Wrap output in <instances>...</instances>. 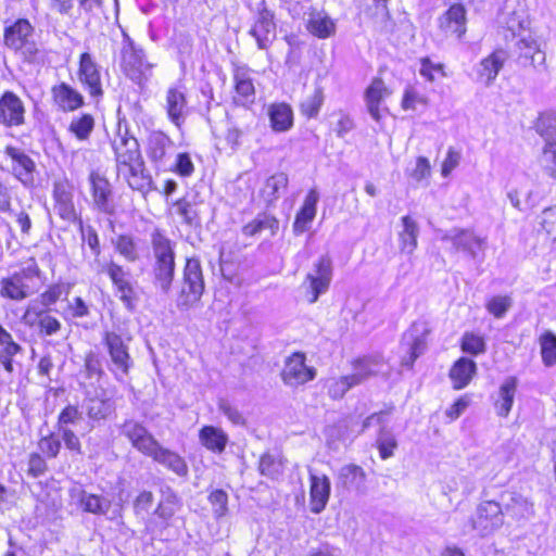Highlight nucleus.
I'll list each match as a JSON object with an SVG mask.
<instances>
[{"label": "nucleus", "mask_w": 556, "mask_h": 556, "mask_svg": "<svg viewBox=\"0 0 556 556\" xmlns=\"http://www.w3.org/2000/svg\"><path fill=\"white\" fill-rule=\"evenodd\" d=\"M332 280V261L329 255H321L313 268L307 273L302 288L307 296V302L314 304L318 298L326 293Z\"/></svg>", "instance_id": "4"}, {"label": "nucleus", "mask_w": 556, "mask_h": 556, "mask_svg": "<svg viewBox=\"0 0 556 556\" xmlns=\"http://www.w3.org/2000/svg\"><path fill=\"white\" fill-rule=\"evenodd\" d=\"M418 233V224L412 217L403 216L401 219V229L399 230V247L401 252L412 254L415 251L417 248Z\"/></svg>", "instance_id": "38"}, {"label": "nucleus", "mask_w": 556, "mask_h": 556, "mask_svg": "<svg viewBox=\"0 0 556 556\" xmlns=\"http://www.w3.org/2000/svg\"><path fill=\"white\" fill-rule=\"evenodd\" d=\"M258 470L262 476L277 479L283 471V465L278 455L265 453L260 458Z\"/></svg>", "instance_id": "47"}, {"label": "nucleus", "mask_w": 556, "mask_h": 556, "mask_svg": "<svg viewBox=\"0 0 556 556\" xmlns=\"http://www.w3.org/2000/svg\"><path fill=\"white\" fill-rule=\"evenodd\" d=\"M507 58L508 54L503 49H497L484 58L479 63L477 70L479 80L489 87L494 81L500 71L503 68Z\"/></svg>", "instance_id": "29"}, {"label": "nucleus", "mask_w": 556, "mask_h": 556, "mask_svg": "<svg viewBox=\"0 0 556 556\" xmlns=\"http://www.w3.org/2000/svg\"><path fill=\"white\" fill-rule=\"evenodd\" d=\"M288 186V176L285 173H276L268 177L261 190V195L267 204L277 201Z\"/></svg>", "instance_id": "42"}, {"label": "nucleus", "mask_w": 556, "mask_h": 556, "mask_svg": "<svg viewBox=\"0 0 556 556\" xmlns=\"http://www.w3.org/2000/svg\"><path fill=\"white\" fill-rule=\"evenodd\" d=\"M235 80V101L245 105L253 103L255 97V88L251 75L247 68L239 67L233 74Z\"/></svg>", "instance_id": "33"}, {"label": "nucleus", "mask_w": 556, "mask_h": 556, "mask_svg": "<svg viewBox=\"0 0 556 556\" xmlns=\"http://www.w3.org/2000/svg\"><path fill=\"white\" fill-rule=\"evenodd\" d=\"M97 270L98 273H106L109 275L113 285L116 287L119 300L127 308L131 309L134 306L135 291L128 280V273L114 262H110L106 265L99 264Z\"/></svg>", "instance_id": "16"}, {"label": "nucleus", "mask_w": 556, "mask_h": 556, "mask_svg": "<svg viewBox=\"0 0 556 556\" xmlns=\"http://www.w3.org/2000/svg\"><path fill=\"white\" fill-rule=\"evenodd\" d=\"M517 390V379L515 377L507 378L498 390V400L495 403L497 414L506 417L513 406L515 393Z\"/></svg>", "instance_id": "43"}, {"label": "nucleus", "mask_w": 556, "mask_h": 556, "mask_svg": "<svg viewBox=\"0 0 556 556\" xmlns=\"http://www.w3.org/2000/svg\"><path fill=\"white\" fill-rule=\"evenodd\" d=\"M83 415L78 407L68 405L66 406L58 417V430L68 428V425H75L81 420Z\"/></svg>", "instance_id": "57"}, {"label": "nucleus", "mask_w": 556, "mask_h": 556, "mask_svg": "<svg viewBox=\"0 0 556 556\" xmlns=\"http://www.w3.org/2000/svg\"><path fill=\"white\" fill-rule=\"evenodd\" d=\"M270 127L276 132L288 131L293 126V112L286 103H274L268 108Z\"/></svg>", "instance_id": "37"}, {"label": "nucleus", "mask_w": 556, "mask_h": 556, "mask_svg": "<svg viewBox=\"0 0 556 556\" xmlns=\"http://www.w3.org/2000/svg\"><path fill=\"white\" fill-rule=\"evenodd\" d=\"M163 108L166 111L168 119L177 127H180L188 115V102L185 87L181 85L168 87L165 91Z\"/></svg>", "instance_id": "15"}, {"label": "nucleus", "mask_w": 556, "mask_h": 556, "mask_svg": "<svg viewBox=\"0 0 556 556\" xmlns=\"http://www.w3.org/2000/svg\"><path fill=\"white\" fill-rule=\"evenodd\" d=\"M539 218L540 225L547 237L556 241V206L544 208Z\"/></svg>", "instance_id": "53"}, {"label": "nucleus", "mask_w": 556, "mask_h": 556, "mask_svg": "<svg viewBox=\"0 0 556 556\" xmlns=\"http://www.w3.org/2000/svg\"><path fill=\"white\" fill-rule=\"evenodd\" d=\"M443 240L450 241L456 250L466 252L472 260L484 256L485 238H480L470 230L453 229L444 235Z\"/></svg>", "instance_id": "13"}, {"label": "nucleus", "mask_w": 556, "mask_h": 556, "mask_svg": "<svg viewBox=\"0 0 556 556\" xmlns=\"http://www.w3.org/2000/svg\"><path fill=\"white\" fill-rule=\"evenodd\" d=\"M94 119L89 114H84L80 117L73 118L70 124V131L79 140H87L93 130Z\"/></svg>", "instance_id": "50"}, {"label": "nucleus", "mask_w": 556, "mask_h": 556, "mask_svg": "<svg viewBox=\"0 0 556 556\" xmlns=\"http://www.w3.org/2000/svg\"><path fill=\"white\" fill-rule=\"evenodd\" d=\"M112 147L115 153L116 168L141 156L137 139L128 136L127 132L118 134L113 140Z\"/></svg>", "instance_id": "30"}, {"label": "nucleus", "mask_w": 556, "mask_h": 556, "mask_svg": "<svg viewBox=\"0 0 556 556\" xmlns=\"http://www.w3.org/2000/svg\"><path fill=\"white\" fill-rule=\"evenodd\" d=\"M177 497L175 495H168L157 505L154 514L164 521H168L176 513Z\"/></svg>", "instance_id": "60"}, {"label": "nucleus", "mask_w": 556, "mask_h": 556, "mask_svg": "<svg viewBox=\"0 0 556 556\" xmlns=\"http://www.w3.org/2000/svg\"><path fill=\"white\" fill-rule=\"evenodd\" d=\"M78 77L92 98L102 97L103 90L100 70L88 52L80 55Z\"/></svg>", "instance_id": "19"}, {"label": "nucleus", "mask_w": 556, "mask_h": 556, "mask_svg": "<svg viewBox=\"0 0 556 556\" xmlns=\"http://www.w3.org/2000/svg\"><path fill=\"white\" fill-rule=\"evenodd\" d=\"M121 432L131 443V445L140 453L148 456L157 441L140 422L129 419L121 426Z\"/></svg>", "instance_id": "21"}, {"label": "nucleus", "mask_w": 556, "mask_h": 556, "mask_svg": "<svg viewBox=\"0 0 556 556\" xmlns=\"http://www.w3.org/2000/svg\"><path fill=\"white\" fill-rule=\"evenodd\" d=\"M517 61L521 66L532 67L534 71H547L546 53L538 39L531 35L521 37L516 42Z\"/></svg>", "instance_id": "10"}, {"label": "nucleus", "mask_w": 556, "mask_h": 556, "mask_svg": "<svg viewBox=\"0 0 556 556\" xmlns=\"http://www.w3.org/2000/svg\"><path fill=\"white\" fill-rule=\"evenodd\" d=\"M174 142L162 131H153L148 138V156L155 163H162L172 152Z\"/></svg>", "instance_id": "36"}, {"label": "nucleus", "mask_w": 556, "mask_h": 556, "mask_svg": "<svg viewBox=\"0 0 556 556\" xmlns=\"http://www.w3.org/2000/svg\"><path fill=\"white\" fill-rule=\"evenodd\" d=\"M117 174L118 176H122L134 190L146 192L151 188L152 179L144 170V164L141 156L126 165H119Z\"/></svg>", "instance_id": "22"}, {"label": "nucleus", "mask_w": 556, "mask_h": 556, "mask_svg": "<svg viewBox=\"0 0 556 556\" xmlns=\"http://www.w3.org/2000/svg\"><path fill=\"white\" fill-rule=\"evenodd\" d=\"M103 340L112 362L111 370L117 378L122 379L128 374L132 364L128 348L122 337L115 332H105Z\"/></svg>", "instance_id": "11"}, {"label": "nucleus", "mask_w": 556, "mask_h": 556, "mask_svg": "<svg viewBox=\"0 0 556 556\" xmlns=\"http://www.w3.org/2000/svg\"><path fill=\"white\" fill-rule=\"evenodd\" d=\"M33 26L27 20H18L4 31V42L8 48L21 51L24 55H31L35 48L30 42Z\"/></svg>", "instance_id": "14"}, {"label": "nucleus", "mask_w": 556, "mask_h": 556, "mask_svg": "<svg viewBox=\"0 0 556 556\" xmlns=\"http://www.w3.org/2000/svg\"><path fill=\"white\" fill-rule=\"evenodd\" d=\"M249 8L254 13V23L249 33L256 40L258 49H267L276 38L274 13L267 8L265 0H255Z\"/></svg>", "instance_id": "3"}, {"label": "nucleus", "mask_w": 556, "mask_h": 556, "mask_svg": "<svg viewBox=\"0 0 556 556\" xmlns=\"http://www.w3.org/2000/svg\"><path fill=\"white\" fill-rule=\"evenodd\" d=\"M23 348L14 341L12 334L0 325V357L15 356L22 353Z\"/></svg>", "instance_id": "52"}, {"label": "nucleus", "mask_w": 556, "mask_h": 556, "mask_svg": "<svg viewBox=\"0 0 556 556\" xmlns=\"http://www.w3.org/2000/svg\"><path fill=\"white\" fill-rule=\"evenodd\" d=\"M53 199L54 210L62 219L73 223L80 219L73 201V186L67 180L54 182Z\"/></svg>", "instance_id": "18"}, {"label": "nucleus", "mask_w": 556, "mask_h": 556, "mask_svg": "<svg viewBox=\"0 0 556 556\" xmlns=\"http://www.w3.org/2000/svg\"><path fill=\"white\" fill-rule=\"evenodd\" d=\"M466 9L462 4H453L440 16L439 27L446 35L462 38L466 33Z\"/></svg>", "instance_id": "24"}, {"label": "nucleus", "mask_w": 556, "mask_h": 556, "mask_svg": "<svg viewBox=\"0 0 556 556\" xmlns=\"http://www.w3.org/2000/svg\"><path fill=\"white\" fill-rule=\"evenodd\" d=\"M148 456L178 476H186L188 473V466L185 459L177 453L164 448L159 442L151 450V453H149Z\"/></svg>", "instance_id": "31"}, {"label": "nucleus", "mask_w": 556, "mask_h": 556, "mask_svg": "<svg viewBox=\"0 0 556 556\" xmlns=\"http://www.w3.org/2000/svg\"><path fill=\"white\" fill-rule=\"evenodd\" d=\"M536 131L544 139L542 153L544 172L556 179V112H545L536 122Z\"/></svg>", "instance_id": "5"}, {"label": "nucleus", "mask_w": 556, "mask_h": 556, "mask_svg": "<svg viewBox=\"0 0 556 556\" xmlns=\"http://www.w3.org/2000/svg\"><path fill=\"white\" fill-rule=\"evenodd\" d=\"M219 410L231 421L233 425H243L244 418L237 407L232 406L228 401L220 400L218 403Z\"/></svg>", "instance_id": "64"}, {"label": "nucleus", "mask_w": 556, "mask_h": 556, "mask_svg": "<svg viewBox=\"0 0 556 556\" xmlns=\"http://www.w3.org/2000/svg\"><path fill=\"white\" fill-rule=\"evenodd\" d=\"M84 408L89 419L98 421L108 418L115 410V403L103 393L86 399Z\"/></svg>", "instance_id": "34"}, {"label": "nucleus", "mask_w": 556, "mask_h": 556, "mask_svg": "<svg viewBox=\"0 0 556 556\" xmlns=\"http://www.w3.org/2000/svg\"><path fill=\"white\" fill-rule=\"evenodd\" d=\"M116 249L127 261L135 262L138 253L134 240L128 236H119L116 241Z\"/></svg>", "instance_id": "59"}, {"label": "nucleus", "mask_w": 556, "mask_h": 556, "mask_svg": "<svg viewBox=\"0 0 556 556\" xmlns=\"http://www.w3.org/2000/svg\"><path fill=\"white\" fill-rule=\"evenodd\" d=\"M89 180L96 207L102 213L113 214L114 205L111 200L112 189L109 180L94 172L90 174Z\"/></svg>", "instance_id": "25"}, {"label": "nucleus", "mask_w": 556, "mask_h": 556, "mask_svg": "<svg viewBox=\"0 0 556 556\" xmlns=\"http://www.w3.org/2000/svg\"><path fill=\"white\" fill-rule=\"evenodd\" d=\"M309 481L311 511L319 514L325 509L330 496V480L326 475L314 473L309 470Z\"/></svg>", "instance_id": "23"}, {"label": "nucleus", "mask_w": 556, "mask_h": 556, "mask_svg": "<svg viewBox=\"0 0 556 556\" xmlns=\"http://www.w3.org/2000/svg\"><path fill=\"white\" fill-rule=\"evenodd\" d=\"M55 103L63 111H74L84 103L83 96L66 84H61L52 89Z\"/></svg>", "instance_id": "40"}, {"label": "nucleus", "mask_w": 556, "mask_h": 556, "mask_svg": "<svg viewBox=\"0 0 556 556\" xmlns=\"http://www.w3.org/2000/svg\"><path fill=\"white\" fill-rule=\"evenodd\" d=\"M153 253V283L163 293H168L175 277L174 243L161 230L151 233Z\"/></svg>", "instance_id": "1"}, {"label": "nucleus", "mask_w": 556, "mask_h": 556, "mask_svg": "<svg viewBox=\"0 0 556 556\" xmlns=\"http://www.w3.org/2000/svg\"><path fill=\"white\" fill-rule=\"evenodd\" d=\"M59 435L62 438L66 448L76 454H81V443L79 438L70 428L58 430Z\"/></svg>", "instance_id": "62"}, {"label": "nucleus", "mask_w": 556, "mask_h": 556, "mask_svg": "<svg viewBox=\"0 0 556 556\" xmlns=\"http://www.w3.org/2000/svg\"><path fill=\"white\" fill-rule=\"evenodd\" d=\"M324 92L320 88H316L314 92L307 96L301 103L300 110L303 115L314 118L318 115L324 103Z\"/></svg>", "instance_id": "49"}, {"label": "nucleus", "mask_w": 556, "mask_h": 556, "mask_svg": "<svg viewBox=\"0 0 556 556\" xmlns=\"http://www.w3.org/2000/svg\"><path fill=\"white\" fill-rule=\"evenodd\" d=\"M318 200L319 194L317 190L311 189L306 194L300 211L295 215V219L292 225L294 235H302L311 228V224L313 223L317 213Z\"/></svg>", "instance_id": "26"}, {"label": "nucleus", "mask_w": 556, "mask_h": 556, "mask_svg": "<svg viewBox=\"0 0 556 556\" xmlns=\"http://www.w3.org/2000/svg\"><path fill=\"white\" fill-rule=\"evenodd\" d=\"M542 362L546 367L556 364V334L545 330L539 338Z\"/></svg>", "instance_id": "46"}, {"label": "nucleus", "mask_w": 556, "mask_h": 556, "mask_svg": "<svg viewBox=\"0 0 556 556\" xmlns=\"http://www.w3.org/2000/svg\"><path fill=\"white\" fill-rule=\"evenodd\" d=\"M199 441L206 450L220 454L225 451L229 438L222 428L204 426L199 431Z\"/></svg>", "instance_id": "32"}, {"label": "nucleus", "mask_w": 556, "mask_h": 556, "mask_svg": "<svg viewBox=\"0 0 556 556\" xmlns=\"http://www.w3.org/2000/svg\"><path fill=\"white\" fill-rule=\"evenodd\" d=\"M177 214L182 218L184 223L193 225L199 220V213L194 203L187 198L179 199L175 203Z\"/></svg>", "instance_id": "51"}, {"label": "nucleus", "mask_w": 556, "mask_h": 556, "mask_svg": "<svg viewBox=\"0 0 556 556\" xmlns=\"http://www.w3.org/2000/svg\"><path fill=\"white\" fill-rule=\"evenodd\" d=\"M307 31L319 39H326L336 34L334 21L323 10L312 9L306 17Z\"/></svg>", "instance_id": "28"}, {"label": "nucleus", "mask_w": 556, "mask_h": 556, "mask_svg": "<svg viewBox=\"0 0 556 556\" xmlns=\"http://www.w3.org/2000/svg\"><path fill=\"white\" fill-rule=\"evenodd\" d=\"M511 306V299L509 296H494L488 304L486 309L496 318H502Z\"/></svg>", "instance_id": "58"}, {"label": "nucleus", "mask_w": 556, "mask_h": 556, "mask_svg": "<svg viewBox=\"0 0 556 556\" xmlns=\"http://www.w3.org/2000/svg\"><path fill=\"white\" fill-rule=\"evenodd\" d=\"M38 317V326L45 334L52 336L61 329V323L55 317L45 313H39Z\"/></svg>", "instance_id": "61"}, {"label": "nucleus", "mask_w": 556, "mask_h": 556, "mask_svg": "<svg viewBox=\"0 0 556 556\" xmlns=\"http://www.w3.org/2000/svg\"><path fill=\"white\" fill-rule=\"evenodd\" d=\"M504 523L502 505L488 500L477 506L475 514L465 522L462 531L465 535L475 533L484 539L494 534Z\"/></svg>", "instance_id": "2"}, {"label": "nucleus", "mask_w": 556, "mask_h": 556, "mask_svg": "<svg viewBox=\"0 0 556 556\" xmlns=\"http://www.w3.org/2000/svg\"><path fill=\"white\" fill-rule=\"evenodd\" d=\"M122 65L126 75L142 85L152 76L153 64L146 60L143 50L129 42L122 51Z\"/></svg>", "instance_id": "8"}, {"label": "nucleus", "mask_w": 556, "mask_h": 556, "mask_svg": "<svg viewBox=\"0 0 556 556\" xmlns=\"http://www.w3.org/2000/svg\"><path fill=\"white\" fill-rule=\"evenodd\" d=\"M365 104L368 113L375 121L380 119L379 103L382 99V80L379 77L372 79L365 90Z\"/></svg>", "instance_id": "44"}, {"label": "nucleus", "mask_w": 556, "mask_h": 556, "mask_svg": "<svg viewBox=\"0 0 556 556\" xmlns=\"http://www.w3.org/2000/svg\"><path fill=\"white\" fill-rule=\"evenodd\" d=\"M477 365L472 359L462 357L450 370V378L453 381L454 389L465 388L476 375Z\"/></svg>", "instance_id": "39"}, {"label": "nucleus", "mask_w": 556, "mask_h": 556, "mask_svg": "<svg viewBox=\"0 0 556 556\" xmlns=\"http://www.w3.org/2000/svg\"><path fill=\"white\" fill-rule=\"evenodd\" d=\"M498 503L502 505L503 519L507 516L517 526H523L535 515L532 500L517 491H503Z\"/></svg>", "instance_id": "7"}, {"label": "nucleus", "mask_w": 556, "mask_h": 556, "mask_svg": "<svg viewBox=\"0 0 556 556\" xmlns=\"http://www.w3.org/2000/svg\"><path fill=\"white\" fill-rule=\"evenodd\" d=\"M5 154L11 159V170L16 179L25 187H33L35 184V162L21 149L8 146Z\"/></svg>", "instance_id": "17"}, {"label": "nucleus", "mask_w": 556, "mask_h": 556, "mask_svg": "<svg viewBox=\"0 0 556 556\" xmlns=\"http://www.w3.org/2000/svg\"><path fill=\"white\" fill-rule=\"evenodd\" d=\"M1 295L11 300L21 301L34 293L31 286L20 279V276L14 274L1 281Z\"/></svg>", "instance_id": "41"}, {"label": "nucleus", "mask_w": 556, "mask_h": 556, "mask_svg": "<svg viewBox=\"0 0 556 556\" xmlns=\"http://www.w3.org/2000/svg\"><path fill=\"white\" fill-rule=\"evenodd\" d=\"M80 231L83 241L88 244L93 254L98 256L100 254V243L97 231L91 226H85L81 218L76 222Z\"/></svg>", "instance_id": "55"}, {"label": "nucleus", "mask_w": 556, "mask_h": 556, "mask_svg": "<svg viewBox=\"0 0 556 556\" xmlns=\"http://www.w3.org/2000/svg\"><path fill=\"white\" fill-rule=\"evenodd\" d=\"M339 483L349 490H361L364 484L365 473L356 465L343 466L339 471Z\"/></svg>", "instance_id": "45"}, {"label": "nucleus", "mask_w": 556, "mask_h": 556, "mask_svg": "<svg viewBox=\"0 0 556 556\" xmlns=\"http://www.w3.org/2000/svg\"><path fill=\"white\" fill-rule=\"evenodd\" d=\"M429 332L425 324H414L402 339V348L405 355L402 357V366L412 368L414 362L426 350V336Z\"/></svg>", "instance_id": "12"}, {"label": "nucleus", "mask_w": 556, "mask_h": 556, "mask_svg": "<svg viewBox=\"0 0 556 556\" xmlns=\"http://www.w3.org/2000/svg\"><path fill=\"white\" fill-rule=\"evenodd\" d=\"M174 170L184 177H189L192 175L194 172V165L188 153H179L177 155Z\"/></svg>", "instance_id": "63"}, {"label": "nucleus", "mask_w": 556, "mask_h": 556, "mask_svg": "<svg viewBox=\"0 0 556 556\" xmlns=\"http://www.w3.org/2000/svg\"><path fill=\"white\" fill-rule=\"evenodd\" d=\"M25 123L23 101L12 91H5L0 98V124L7 127L21 126Z\"/></svg>", "instance_id": "20"}, {"label": "nucleus", "mask_w": 556, "mask_h": 556, "mask_svg": "<svg viewBox=\"0 0 556 556\" xmlns=\"http://www.w3.org/2000/svg\"><path fill=\"white\" fill-rule=\"evenodd\" d=\"M14 275L20 276L22 281L30 283L33 292H35L41 281V270L33 257L24 262L22 269L14 273Z\"/></svg>", "instance_id": "48"}, {"label": "nucleus", "mask_w": 556, "mask_h": 556, "mask_svg": "<svg viewBox=\"0 0 556 556\" xmlns=\"http://www.w3.org/2000/svg\"><path fill=\"white\" fill-rule=\"evenodd\" d=\"M464 352L478 355L485 351V342L482 337L473 333H465L462 341Z\"/></svg>", "instance_id": "56"}, {"label": "nucleus", "mask_w": 556, "mask_h": 556, "mask_svg": "<svg viewBox=\"0 0 556 556\" xmlns=\"http://www.w3.org/2000/svg\"><path fill=\"white\" fill-rule=\"evenodd\" d=\"M305 354L296 352L290 355L281 371V379L285 384L295 388L302 386L316 377V369L306 365Z\"/></svg>", "instance_id": "9"}, {"label": "nucleus", "mask_w": 556, "mask_h": 556, "mask_svg": "<svg viewBox=\"0 0 556 556\" xmlns=\"http://www.w3.org/2000/svg\"><path fill=\"white\" fill-rule=\"evenodd\" d=\"M367 365V362H362L356 366V372L339 378L328 379L326 387L329 396L333 400L342 399L351 388L365 381L366 374H363L362 369Z\"/></svg>", "instance_id": "27"}, {"label": "nucleus", "mask_w": 556, "mask_h": 556, "mask_svg": "<svg viewBox=\"0 0 556 556\" xmlns=\"http://www.w3.org/2000/svg\"><path fill=\"white\" fill-rule=\"evenodd\" d=\"M38 447L41 451V453L47 457H56L61 450L60 435L50 433L46 437H42L38 442Z\"/></svg>", "instance_id": "54"}, {"label": "nucleus", "mask_w": 556, "mask_h": 556, "mask_svg": "<svg viewBox=\"0 0 556 556\" xmlns=\"http://www.w3.org/2000/svg\"><path fill=\"white\" fill-rule=\"evenodd\" d=\"M73 496H77L79 506L84 511L94 515H106L111 501L106 497L86 492L85 490H73Z\"/></svg>", "instance_id": "35"}, {"label": "nucleus", "mask_w": 556, "mask_h": 556, "mask_svg": "<svg viewBox=\"0 0 556 556\" xmlns=\"http://www.w3.org/2000/svg\"><path fill=\"white\" fill-rule=\"evenodd\" d=\"M204 291L202 268L198 258L187 260L184 269V283L177 302L179 307H188L197 303Z\"/></svg>", "instance_id": "6"}]
</instances>
